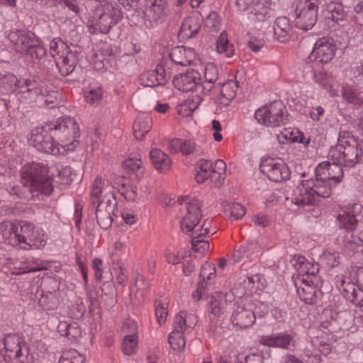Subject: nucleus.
<instances>
[{"label":"nucleus","mask_w":363,"mask_h":363,"mask_svg":"<svg viewBox=\"0 0 363 363\" xmlns=\"http://www.w3.org/2000/svg\"><path fill=\"white\" fill-rule=\"evenodd\" d=\"M21 173L24 181L23 184L22 186H13L11 194L19 198L29 199L34 196L33 192L38 191L48 196L53 191L47 163L42 162L28 164L22 167Z\"/></svg>","instance_id":"nucleus-1"},{"label":"nucleus","mask_w":363,"mask_h":363,"mask_svg":"<svg viewBox=\"0 0 363 363\" xmlns=\"http://www.w3.org/2000/svg\"><path fill=\"white\" fill-rule=\"evenodd\" d=\"M0 235L5 243L26 250L38 249L46 244L43 231L35 230L34 225L27 221H21L19 226L11 221L2 222Z\"/></svg>","instance_id":"nucleus-2"},{"label":"nucleus","mask_w":363,"mask_h":363,"mask_svg":"<svg viewBox=\"0 0 363 363\" xmlns=\"http://www.w3.org/2000/svg\"><path fill=\"white\" fill-rule=\"evenodd\" d=\"M0 235L5 243L26 250L38 249L46 244L43 231L35 230L34 225L27 221H21L19 226L11 221L2 222Z\"/></svg>","instance_id":"nucleus-3"},{"label":"nucleus","mask_w":363,"mask_h":363,"mask_svg":"<svg viewBox=\"0 0 363 363\" xmlns=\"http://www.w3.org/2000/svg\"><path fill=\"white\" fill-rule=\"evenodd\" d=\"M328 157L340 165L353 167L363 160V150L353 133L345 125L340 128L337 143L330 147Z\"/></svg>","instance_id":"nucleus-4"},{"label":"nucleus","mask_w":363,"mask_h":363,"mask_svg":"<svg viewBox=\"0 0 363 363\" xmlns=\"http://www.w3.org/2000/svg\"><path fill=\"white\" fill-rule=\"evenodd\" d=\"M333 185L322 177H315V180H302L294 191L291 201L298 206L315 205L320 198L331 195Z\"/></svg>","instance_id":"nucleus-5"},{"label":"nucleus","mask_w":363,"mask_h":363,"mask_svg":"<svg viewBox=\"0 0 363 363\" xmlns=\"http://www.w3.org/2000/svg\"><path fill=\"white\" fill-rule=\"evenodd\" d=\"M103 190V184L100 178L94 180L91 193V199L93 205L97 204L96 208V218L99 225L103 229H108L113 222V216L117 207V201L111 193L104 195L101 200Z\"/></svg>","instance_id":"nucleus-6"},{"label":"nucleus","mask_w":363,"mask_h":363,"mask_svg":"<svg viewBox=\"0 0 363 363\" xmlns=\"http://www.w3.org/2000/svg\"><path fill=\"white\" fill-rule=\"evenodd\" d=\"M123 18V13L116 2H106L101 11L89 18L87 26L91 34H106Z\"/></svg>","instance_id":"nucleus-7"},{"label":"nucleus","mask_w":363,"mask_h":363,"mask_svg":"<svg viewBox=\"0 0 363 363\" xmlns=\"http://www.w3.org/2000/svg\"><path fill=\"white\" fill-rule=\"evenodd\" d=\"M8 38L16 52L36 59H41L46 55L45 48L34 33L15 29L10 31Z\"/></svg>","instance_id":"nucleus-8"},{"label":"nucleus","mask_w":363,"mask_h":363,"mask_svg":"<svg viewBox=\"0 0 363 363\" xmlns=\"http://www.w3.org/2000/svg\"><path fill=\"white\" fill-rule=\"evenodd\" d=\"M54 137L49 123L32 130L28 141L39 152L55 156L60 154L62 146L55 140Z\"/></svg>","instance_id":"nucleus-9"},{"label":"nucleus","mask_w":363,"mask_h":363,"mask_svg":"<svg viewBox=\"0 0 363 363\" xmlns=\"http://www.w3.org/2000/svg\"><path fill=\"white\" fill-rule=\"evenodd\" d=\"M53 130V135L57 138L63 145L62 149L67 147L68 150H73L79 144L77 138H79V128L75 120L71 117L58 118L55 123H50Z\"/></svg>","instance_id":"nucleus-10"},{"label":"nucleus","mask_w":363,"mask_h":363,"mask_svg":"<svg viewBox=\"0 0 363 363\" xmlns=\"http://www.w3.org/2000/svg\"><path fill=\"white\" fill-rule=\"evenodd\" d=\"M340 228L343 230L344 234L343 251L348 255L352 256L358 252V249L363 245V240L353 233L357 224L355 216L350 212H345L338 216Z\"/></svg>","instance_id":"nucleus-11"},{"label":"nucleus","mask_w":363,"mask_h":363,"mask_svg":"<svg viewBox=\"0 0 363 363\" xmlns=\"http://www.w3.org/2000/svg\"><path fill=\"white\" fill-rule=\"evenodd\" d=\"M285 106L280 101H274L256 110L257 121L267 127H278L288 121V115L284 114Z\"/></svg>","instance_id":"nucleus-12"},{"label":"nucleus","mask_w":363,"mask_h":363,"mask_svg":"<svg viewBox=\"0 0 363 363\" xmlns=\"http://www.w3.org/2000/svg\"><path fill=\"white\" fill-rule=\"evenodd\" d=\"M318 0L301 1L296 6V25L304 30L311 29L318 20Z\"/></svg>","instance_id":"nucleus-13"},{"label":"nucleus","mask_w":363,"mask_h":363,"mask_svg":"<svg viewBox=\"0 0 363 363\" xmlns=\"http://www.w3.org/2000/svg\"><path fill=\"white\" fill-rule=\"evenodd\" d=\"M140 10L136 11V13L143 19L150 23L162 22L169 13L167 0H144V5Z\"/></svg>","instance_id":"nucleus-14"},{"label":"nucleus","mask_w":363,"mask_h":363,"mask_svg":"<svg viewBox=\"0 0 363 363\" xmlns=\"http://www.w3.org/2000/svg\"><path fill=\"white\" fill-rule=\"evenodd\" d=\"M202 201L193 199L186 202V212L180 221L182 231L186 235L193 234L203 215Z\"/></svg>","instance_id":"nucleus-15"},{"label":"nucleus","mask_w":363,"mask_h":363,"mask_svg":"<svg viewBox=\"0 0 363 363\" xmlns=\"http://www.w3.org/2000/svg\"><path fill=\"white\" fill-rule=\"evenodd\" d=\"M260 171L267 178L275 182H280L290 178V170L287 164L281 160L266 158L262 160Z\"/></svg>","instance_id":"nucleus-16"},{"label":"nucleus","mask_w":363,"mask_h":363,"mask_svg":"<svg viewBox=\"0 0 363 363\" xmlns=\"http://www.w3.org/2000/svg\"><path fill=\"white\" fill-rule=\"evenodd\" d=\"M188 328H193V325L187 324V316L185 312L180 311L174 319L173 330L169 333L168 342L171 347L174 350H181L186 345L184 332Z\"/></svg>","instance_id":"nucleus-17"},{"label":"nucleus","mask_w":363,"mask_h":363,"mask_svg":"<svg viewBox=\"0 0 363 363\" xmlns=\"http://www.w3.org/2000/svg\"><path fill=\"white\" fill-rule=\"evenodd\" d=\"M336 50L337 45L334 39L323 37L316 41L310 57L317 62L328 63L333 59Z\"/></svg>","instance_id":"nucleus-18"},{"label":"nucleus","mask_w":363,"mask_h":363,"mask_svg":"<svg viewBox=\"0 0 363 363\" xmlns=\"http://www.w3.org/2000/svg\"><path fill=\"white\" fill-rule=\"evenodd\" d=\"M172 77V69L166 63L161 62L154 71L143 73L140 77V83L143 86L155 87L164 85Z\"/></svg>","instance_id":"nucleus-19"},{"label":"nucleus","mask_w":363,"mask_h":363,"mask_svg":"<svg viewBox=\"0 0 363 363\" xmlns=\"http://www.w3.org/2000/svg\"><path fill=\"white\" fill-rule=\"evenodd\" d=\"M18 91L25 99L35 101L41 95L48 93V86L43 80L38 77H32L28 79H21Z\"/></svg>","instance_id":"nucleus-20"},{"label":"nucleus","mask_w":363,"mask_h":363,"mask_svg":"<svg viewBox=\"0 0 363 363\" xmlns=\"http://www.w3.org/2000/svg\"><path fill=\"white\" fill-rule=\"evenodd\" d=\"M335 284L346 300L359 308L363 307V287L346 280L343 277H337Z\"/></svg>","instance_id":"nucleus-21"},{"label":"nucleus","mask_w":363,"mask_h":363,"mask_svg":"<svg viewBox=\"0 0 363 363\" xmlns=\"http://www.w3.org/2000/svg\"><path fill=\"white\" fill-rule=\"evenodd\" d=\"M201 81L200 73L194 69H187L184 74H180L174 77L172 82L175 88L184 91H196L201 93L199 91L198 86Z\"/></svg>","instance_id":"nucleus-22"},{"label":"nucleus","mask_w":363,"mask_h":363,"mask_svg":"<svg viewBox=\"0 0 363 363\" xmlns=\"http://www.w3.org/2000/svg\"><path fill=\"white\" fill-rule=\"evenodd\" d=\"M342 165L333 161H324L320 163L315 168V177H322L323 179H327L330 183L336 185L340 183L343 178L344 173L342 168Z\"/></svg>","instance_id":"nucleus-23"},{"label":"nucleus","mask_w":363,"mask_h":363,"mask_svg":"<svg viewBox=\"0 0 363 363\" xmlns=\"http://www.w3.org/2000/svg\"><path fill=\"white\" fill-rule=\"evenodd\" d=\"M4 342L5 362H10L23 355L22 349L26 343L22 335L9 333L5 336Z\"/></svg>","instance_id":"nucleus-24"},{"label":"nucleus","mask_w":363,"mask_h":363,"mask_svg":"<svg viewBox=\"0 0 363 363\" xmlns=\"http://www.w3.org/2000/svg\"><path fill=\"white\" fill-rule=\"evenodd\" d=\"M227 294L216 291L211 296L210 301L208 303V313L211 321L225 315L228 311L231 301H228Z\"/></svg>","instance_id":"nucleus-25"},{"label":"nucleus","mask_w":363,"mask_h":363,"mask_svg":"<svg viewBox=\"0 0 363 363\" xmlns=\"http://www.w3.org/2000/svg\"><path fill=\"white\" fill-rule=\"evenodd\" d=\"M255 315L250 309L245 308L240 303H235V308L231 316V322L233 325L245 328L250 327L255 321Z\"/></svg>","instance_id":"nucleus-26"},{"label":"nucleus","mask_w":363,"mask_h":363,"mask_svg":"<svg viewBox=\"0 0 363 363\" xmlns=\"http://www.w3.org/2000/svg\"><path fill=\"white\" fill-rule=\"evenodd\" d=\"M216 267L213 263L206 262L202 266L199 274L200 281L198 283L197 289L192 294L194 298L200 300L205 294V290L208 286L206 279L211 281L215 277Z\"/></svg>","instance_id":"nucleus-27"},{"label":"nucleus","mask_w":363,"mask_h":363,"mask_svg":"<svg viewBox=\"0 0 363 363\" xmlns=\"http://www.w3.org/2000/svg\"><path fill=\"white\" fill-rule=\"evenodd\" d=\"M169 57L175 65L186 66L194 61L195 53L193 49L186 48L184 46H177L170 50Z\"/></svg>","instance_id":"nucleus-28"},{"label":"nucleus","mask_w":363,"mask_h":363,"mask_svg":"<svg viewBox=\"0 0 363 363\" xmlns=\"http://www.w3.org/2000/svg\"><path fill=\"white\" fill-rule=\"evenodd\" d=\"M201 21L194 16L185 18L179 32V37L182 40H189L196 36L201 29Z\"/></svg>","instance_id":"nucleus-29"},{"label":"nucleus","mask_w":363,"mask_h":363,"mask_svg":"<svg viewBox=\"0 0 363 363\" xmlns=\"http://www.w3.org/2000/svg\"><path fill=\"white\" fill-rule=\"evenodd\" d=\"M259 252L258 244L255 242H248L241 245L239 249L234 251L233 258L235 262H247L257 257Z\"/></svg>","instance_id":"nucleus-30"},{"label":"nucleus","mask_w":363,"mask_h":363,"mask_svg":"<svg viewBox=\"0 0 363 363\" xmlns=\"http://www.w3.org/2000/svg\"><path fill=\"white\" fill-rule=\"evenodd\" d=\"M204 82L199 84L198 89L201 91V94L203 96H207L210 94L214 84L218 79V72L217 67L213 65H208L205 69Z\"/></svg>","instance_id":"nucleus-31"},{"label":"nucleus","mask_w":363,"mask_h":363,"mask_svg":"<svg viewBox=\"0 0 363 363\" xmlns=\"http://www.w3.org/2000/svg\"><path fill=\"white\" fill-rule=\"evenodd\" d=\"M293 340L294 337L291 335L279 333L273 335H263L259 339V343L268 347L286 349L291 345Z\"/></svg>","instance_id":"nucleus-32"},{"label":"nucleus","mask_w":363,"mask_h":363,"mask_svg":"<svg viewBox=\"0 0 363 363\" xmlns=\"http://www.w3.org/2000/svg\"><path fill=\"white\" fill-rule=\"evenodd\" d=\"M295 267L299 276H308L306 279L310 280L311 283H314L317 279L316 274L319 271L318 264H313L308 262L305 257H300L296 261Z\"/></svg>","instance_id":"nucleus-33"},{"label":"nucleus","mask_w":363,"mask_h":363,"mask_svg":"<svg viewBox=\"0 0 363 363\" xmlns=\"http://www.w3.org/2000/svg\"><path fill=\"white\" fill-rule=\"evenodd\" d=\"M61 62H56L59 72L62 76H67L73 72L77 63L76 52L72 51L69 48L62 53Z\"/></svg>","instance_id":"nucleus-34"},{"label":"nucleus","mask_w":363,"mask_h":363,"mask_svg":"<svg viewBox=\"0 0 363 363\" xmlns=\"http://www.w3.org/2000/svg\"><path fill=\"white\" fill-rule=\"evenodd\" d=\"M310 280L302 279V285L296 287V292L301 301L306 304L312 305L316 303L317 289Z\"/></svg>","instance_id":"nucleus-35"},{"label":"nucleus","mask_w":363,"mask_h":363,"mask_svg":"<svg viewBox=\"0 0 363 363\" xmlns=\"http://www.w3.org/2000/svg\"><path fill=\"white\" fill-rule=\"evenodd\" d=\"M274 33L279 41L282 43L287 41L292 33L289 19L286 16L278 17L274 22Z\"/></svg>","instance_id":"nucleus-36"},{"label":"nucleus","mask_w":363,"mask_h":363,"mask_svg":"<svg viewBox=\"0 0 363 363\" xmlns=\"http://www.w3.org/2000/svg\"><path fill=\"white\" fill-rule=\"evenodd\" d=\"M150 160L158 171L164 172L171 167V160L169 156L159 149H152L150 152Z\"/></svg>","instance_id":"nucleus-37"},{"label":"nucleus","mask_w":363,"mask_h":363,"mask_svg":"<svg viewBox=\"0 0 363 363\" xmlns=\"http://www.w3.org/2000/svg\"><path fill=\"white\" fill-rule=\"evenodd\" d=\"M197 168L199 169L196 176L195 179L198 183H203L208 178H211L213 179L214 175L216 172H219L216 169V168H213V163L210 160L201 159L197 162Z\"/></svg>","instance_id":"nucleus-38"},{"label":"nucleus","mask_w":363,"mask_h":363,"mask_svg":"<svg viewBox=\"0 0 363 363\" xmlns=\"http://www.w3.org/2000/svg\"><path fill=\"white\" fill-rule=\"evenodd\" d=\"M101 299L107 309L113 308L117 303V293L113 281H106L101 286Z\"/></svg>","instance_id":"nucleus-39"},{"label":"nucleus","mask_w":363,"mask_h":363,"mask_svg":"<svg viewBox=\"0 0 363 363\" xmlns=\"http://www.w3.org/2000/svg\"><path fill=\"white\" fill-rule=\"evenodd\" d=\"M123 167L132 179H139L144 174V167L140 159L130 157L123 162Z\"/></svg>","instance_id":"nucleus-40"},{"label":"nucleus","mask_w":363,"mask_h":363,"mask_svg":"<svg viewBox=\"0 0 363 363\" xmlns=\"http://www.w3.org/2000/svg\"><path fill=\"white\" fill-rule=\"evenodd\" d=\"M323 12L325 19H330L336 23L344 21L347 16V11H345L342 4L337 3L328 4Z\"/></svg>","instance_id":"nucleus-41"},{"label":"nucleus","mask_w":363,"mask_h":363,"mask_svg":"<svg viewBox=\"0 0 363 363\" xmlns=\"http://www.w3.org/2000/svg\"><path fill=\"white\" fill-rule=\"evenodd\" d=\"M134 285L137 289L135 297H131V301L134 305L141 304L144 301L145 292L147 291L150 286V284L143 275L137 274L135 278Z\"/></svg>","instance_id":"nucleus-42"},{"label":"nucleus","mask_w":363,"mask_h":363,"mask_svg":"<svg viewBox=\"0 0 363 363\" xmlns=\"http://www.w3.org/2000/svg\"><path fill=\"white\" fill-rule=\"evenodd\" d=\"M151 128L152 121L150 117H138L133 125L135 138L137 140L143 139Z\"/></svg>","instance_id":"nucleus-43"},{"label":"nucleus","mask_w":363,"mask_h":363,"mask_svg":"<svg viewBox=\"0 0 363 363\" xmlns=\"http://www.w3.org/2000/svg\"><path fill=\"white\" fill-rule=\"evenodd\" d=\"M216 50L218 53L223 54L227 57H231L234 55V46L229 43L228 35L225 31L220 34L216 40Z\"/></svg>","instance_id":"nucleus-44"},{"label":"nucleus","mask_w":363,"mask_h":363,"mask_svg":"<svg viewBox=\"0 0 363 363\" xmlns=\"http://www.w3.org/2000/svg\"><path fill=\"white\" fill-rule=\"evenodd\" d=\"M342 95L345 100L354 106L363 104V91H357L350 87L344 86L342 89Z\"/></svg>","instance_id":"nucleus-45"},{"label":"nucleus","mask_w":363,"mask_h":363,"mask_svg":"<svg viewBox=\"0 0 363 363\" xmlns=\"http://www.w3.org/2000/svg\"><path fill=\"white\" fill-rule=\"evenodd\" d=\"M21 79H18L15 75L8 73L0 79V89L4 91H13L19 90Z\"/></svg>","instance_id":"nucleus-46"},{"label":"nucleus","mask_w":363,"mask_h":363,"mask_svg":"<svg viewBox=\"0 0 363 363\" xmlns=\"http://www.w3.org/2000/svg\"><path fill=\"white\" fill-rule=\"evenodd\" d=\"M72 171L70 167H62L57 175L54 176L52 174L50 175L52 184L55 182L63 186L69 185L72 181Z\"/></svg>","instance_id":"nucleus-47"},{"label":"nucleus","mask_w":363,"mask_h":363,"mask_svg":"<svg viewBox=\"0 0 363 363\" xmlns=\"http://www.w3.org/2000/svg\"><path fill=\"white\" fill-rule=\"evenodd\" d=\"M225 213L235 220H238L246 213L245 208L240 203H226L223 206Z\"/></svg>","instance_id":"nucleus-48"},{"label":"nucleus","mask_w":363,"mask_h":363,"mask_svg":"<svg viewBox=\"0 0 363 363\" xmlns=\"http://www.w3.org/2000/svg\"><path fill=\"white\" fill-rule=\"evenodd\" d=\"M85 357L76 350L71 349L63 352L58 363H84Z\"/></svg>","instance_id":"nucleus-49"},{"label":"nucleus","mask_w":363,"mask_h":363,"mask_svg":"<svg viewBox=\"0 0 363 363\" xmlns=\"http://www.w3.org/2000/svg\"><path fill=\"white\" fill-rule=\"evenodd\" d=\"M219 91L221 96L227 100H232L236 94L237 82L230 80L224 84L219 83Z\"/></svg>","instance_id":"nucleus-50"},{"label":"nucleus","mask_w":363,"mask_h":363,"mask_svg":"<svg viewBox=\"0 0 363 363\" xmlns=\"http://www.w3.org/2000/svg\"><path fill=\"white\" fill-rule=\"evenodd\" d=\"M191 237V248L195 252L203 253L209 249V242L203 239L206 236H200L199 234H190Z\"/></svg>","instance_id":"nucleus-51"},{"label":"nucleus","mask_w":363,"mask_h":363,"mask_svg":"<svg viewBox=\"0 0 363 363\" xmlns=\"http://www.w3.org/2000/svg\"><path fill=\"white\" fill-rule=\"evenodd\" d=\"M332 318L334 319L340 326L344 328H348L350 326L353 316L350 311L345 310L335 313L332 315Z\"/></svg>","instance_id":"nucleus-52"},{"label":"nucleus","mask_w":363,"mask_h":363,"mask_svg":"<svg viewBox=\"0 0 363 363\" xmlns=\"http://www.w3.org/2000/svg\"><path fill=\"white\" fill-rule=\"evenodd\" d=\"M69 48L60 38H54L50 44V52L55 58L62 57V53L65 52Z\"/></svg>","instance_id":"nucleus-53"},{"label":"nucleus","mask_w":363,"mask_h":363,"mask_svg":"<svg viewBox=\"0 0 363 363\" xmlns=\"http://www.w3.org/2000/svg\"><path fill=\"white\" fill-rule=\"evenodd\" d=\"M250 13L255 15L256 20L259 21H266L269 18L270 10L260 2L248 9Z\"/></svg>","instance_id":"nucleus-54"},{"label":"nucleus","mask_w":363,"mask_h":363,"mask_svg":"<svg viewBox=\"0 0 363 363\" xmlns=\"http://www.w3.org/2000/svg\"><path fill=\"white\" fill-rule=\"evenodd\" d=\"M204 97L205 96H203L201 93H197V94L192 95L185 101L184 104L182 105V108H183L184 111L188 108L189 113H193L198 108L199 104L203 100Z\"/></svg>","instance_id":"nucleus-55"},{"label":"nucleus","mask_w":363,"mask_h":363,"mask_svg":"<svg viewBox=\"0 0 363 363\" xmlns=\"http://www.w3.org/2000/svg\"><path fill=\"white\" fill-rule=\"evenodd\" d=\"M138 344L137 336L134 335H126L122 342V350L126 355H131L135 352Z\"/></svg>","instance_id":"nucleus-56"},{"label":"nucleus","mask_w":363,"mask_h":363,"mask_svg":"<svg viewBox=\"0 0 363 363\" xmlns=\"http://www.w3.org/2000/svg\"><path fill=\"white\" fill-rule=\"evenodd\" d=\"M155 316L158 323L161 325L166 321L168 314L167 304L162 303L161 301H155Z\"/></svg>","instance_id":"nucleus-57"},{"label":"nucleus","mask_w":363,"mask_h":363,"mask_svg":"<svg viewBox=\"0 0 363 363\" xmlns=\"http://www.w3.org/2000/svg\"><path fill=\"white\" fill-rule=\"evenodd\" d=\"M322 260L330 267H335L340 263V255L337 252H326L323 253Z\"/></svg>","instance_id":"nucleus-58"},{"label":"nucleus","mask_w":363,"mask_h":363,"mask_svg":"<svg viewBox=\"0 0 363 363\" xmlns=\"http://www.w3.org/2000/svg\"><path fill=\"white\" fill-rule=\"evenodd\" d=\"M81 335L82 330L79 327L78 323L74 321L69 322L67 333H65V337L69 340H77L81 336Z\"/></svg>","instance_id":"nucleus-59"},{"label":"nucleus","mask_w":363,"mask_h":363,"mask_svg":"<svg viewBox=\"0 0 363 363\" xmlns=\"http://www.w3.org/2000/svg\"><path fill=\"white\" fill-rule=\"evenodd\" d=\"M196 151V145L194 141L188 140L182 143L181 152L184 155H189Z\"/></svg>","instance_id":"nucleus-60"},{"label":"nucleus","mask_w":363,"mask_h":363,"mask_svg":"<svg viewBox=\"0 0 363 363\" xmlns=\"http://www.w3.org/2000/svg\"><path fill=\"white\" fill-rule=\"evenodd\" d=\"M220 21L216 12L211 13L206 19V25L217 31L220 28Z\"/></svg>","instance_id":"nucleus-61"},{"label":"nucleus","mask_w":363,"mask_h":363,"mask_svg":"<svg viewBox=\"0 0 363 363\" xmlns=\"http://www.w3.org/2000/svg\"><path fill=\"white\" fill-rule=\"evenodd\" d=\"M260 2V0H237L236 5L241 11H246Z\"/></svg>","instance_id":"nucleus-62"},{"label":"nucleus","mask_w":363,"mask_h":363,"mask_svg":"<svg viewBox=\"0 0 363 363\" xmlns=\"http://www.w3.org/2000/svg\"><path fill=\"white\" fill-rule=\"evenodd\" d=\"M240 363H263V356L260 353H251L244 357L243 360L239 359Z\"/></svg>","instance_id":"nucleus-63"},{"label":"nucleus","mask_w":363,"mask_h":363,"mask_svg":"<svg viewBox=\"0 0 363 363\" xmlns=\"http://www.w3.org/2000/svg\"><path fill=\"white\" fill-rule=\"evenodd\" d=\"M264 45V40L262 38L252 37L248 41V46L253 52H258Z\"/></svg>","instance_id":"nucleus-64"}]
</instances>
